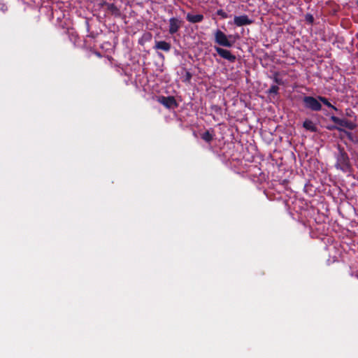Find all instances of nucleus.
<instances>
[{
    "instance_id": "10",
    "label": "nucleus",
    "mask_w": 358,
    "mask_h": 358,
    "mask_svg": "<svg viewBox=\"0 0 358 358\" xmlns=\"http://www.w3.org/2000/svg\"><path fill=\"white\" fill-rule=\"evenodd\" d=\"M204 17L202 14L193 15L187 13L186 16L187 20L190 23H199L203 21Z\"/></svg>"
},
{
    "instance_id": "4",
    "label": "nucleus",
    "mask_w": 358,
    "mask_h": 358,
    "mask_svg": "<svg viewBox=\"0 0 358 358\" xmlns=\"http://www.w3.org/2000/svg\"><path fill=\"white\" fill-rule=\"evenodd\" d=\"M330 119L334 123L339 125L340 127H345L350 130H352L356 127V124L354 122L346 119H341L334 115H332Z\"/></svg>"
},
{
    "instance_id": "20",
    "label": "nucleus",
    "mask_w": 358,
    "mask_h": 358,
    "mask_svg": "<svg viewBox=\"0 0 358 358\" xmlns=\"http://www.w3.org/2000/svg\"><path fill=\"white\" fill-rule=\"evenodd\" d=\"M4 7H5V6H4V5H3V6H2V7H1V9L2 10H4ZM5 10H6V8H5Z\"/></svg>"
},
{
    "instance_id": "8",
    "label": "nucleus",
    "mask_w": 358,
    "mask_h": 358,
    "mask_svg": "<svg viewBox=\"0 0 358 358\" xmlns=\"http://www.w3.org/2000/svg\"><path fill=\"white\" fill-rule=\"evenodd\" d=\"M252 22H253V20H250L246 15L235 16L234 18V23L237 27L248 25V24H252Z\"/></svg>"
},
{
    "instance_id": "11",
    "label": "nucleus",
    "mask_w": 358,
    "mask_h": 358,
    "mask_svg": "<svg viewBox=\"0 0 358 358\" xmlns=\"http://www.w3.org/2000/svg\"><path fill=\"white\" fill-rule=\"evenodd\" d=\"M155 48L157 50H162L165 52H169L171 48V43L164 41H156Z\"/></svg>"
},
{
    "instance_id": "17",
    "label": "nucleus",
    "mask_w": 358,
    "mask_h": 358,
    "mask_svg": "<svg viewBox=\"0 0 358 358\" xmlns=\"http://www.w3.org/2000/svg\"><path fill=\"white\" fill-rule=\"evenodd\" d=\"M278 90H279V87L277 85H272L268 89V93L271 94H277L278 92Z\"/></svg>"
},
{
    "instance_id": "3",
    "label": "nucleus",
    "mask_w": 358,
    "mask_h": 358,
    "mask_svg": "<svg viewBox=\"0 0 358 358\" xmlns=\"http://www.w3.org/2000/svg\"><path fill=\"white\" fill-rule=\"evenodd\" d=\"M304 107L312 111L318 112L322 110V104L318 99L312 96H304L302 98Z\"/></svg>"
},
{
    "instance_id": "2",
    "label": "nucleus",
    "mask_w": 358,
    "mask_h": 358,
    "mask_svg": "<svg viewBox=\"0 0 358 358\" xmlns=\"http://www.w3.org/2000/svg\"><path fill=\"white\" fill-rule=\"evenodd\" d=\"M232 37V35L227 36L220 29H217L214 33L215 43L226 48H231L234 45V41L230 40Z\"/></svg>"
},
{
    "instance_id": "22",
    "label": "nucleus",
    "mask_w": 358,
    "mask_h": 358,
    "mask_svg": "<svg viewBox=\"0 0 358 358\" xmlns=\"http://www.w3.org/2000/svg\"><path fill=\"white\" fill-rule=\"evenodd\" d=\"M357 5H358V0H357Z\"/></svg>"
},
{
    "instance_id": "13",
    "label": "nucleus",
    "mask_w": 358,
    "mask_h": 358,
    "mask_svg": "<svg viewBox=\"0 0 358 358\" xmlns=\"http://www.w3.org/2000/svg\"><path fill=\"white\" fill-rule=\"evenodd\" d=\"M318 99L321 103H322L324 105L327 106L328 108H332L334 110H338L337 108L335 107L334 106H333L326 97L322 96H318Z\"/></svg>"
},
{
    "instance_id": "18",
    "label": "nucleus",
    "mask_w": 358,
    "mask_h": 358,
    "mask_svg": "<svg viewBox=\"0 0 358 358\" xmlns=\"http://www.w3.org/2000/svg\"><path fill=\"white\" fill-rule=\"evenodd\" d=\"M217 15L220 16L222 18H224V19L228 17L227 13L225 11H224L222 9L217 10Z\"/></svg>"
},
{
    "instance_id": "16",
    "label": "nucleus",
    "mask_w": 358,
    "mask_h": 358,
    "mask_svg": "<svg viewBox=\"0 0 358 358\" xmlns=\"http://www.w3.org/2000/svg\"><path fill=\"white\" fill-rule=\"evenodd\" d=\"M192 78V74L189 71H187L185 72V76H184L183 82H185V83H190Z\"/></svg>"
},
{
    "instance_id": "9",
    "label": "nucleus",
    "mask_w": 358,
    "mask_h": 358,
    "mask_svg": "<svg viewBox=\"0 0 358 358\" xmlns=\"http://www.w3.org/2000/svg\"><path fill=\"white\" fill-rule=\"evenodd\" d=\"M104 6L106 7L107 10L115 17H120L121 16V11L114 3H104Z\"/></svg>"
},
{
    "instance_id": "6",
    "label": "nucleus",
    "mask_w": 358,
    "mask_h": 358,
    "mask_svg": "<svg viewBox=\"0 0 358 358\" xmlns=\"http://www.w3.org/2000/svg\"><path fill=\"white\" fill-rule=\"evenodd\" d=\"M216 52L223 59L228 60L230 62H234L236 60V57L231 54V52L220 47L215 46Z\"/></svg>"
},
{
    "instance_id": "19",
    "label": "nucleus",
    "mask_w": 358,
    "mask_h": 358,
    "mask_svg": "<svg viewBox=\"0 0 358 358\" xmlns=\"http://www.w3.org/2000/svg\"><path fill=\"white\" fill-rule=\"evenodd\" d=\"M328 128H329V129H337V130H338V131H342V129H340L339 127H335V126H332V127H328Z\"/></svg>"
},
{
    "instance_id": "21",
    "label": "nucleus",
    "mask_w": 358,
    "mask_h": 358,
    "mask_svg": "<svg viewBox=\"0 0 358 358\" xmlns=\"http://www.w3.org/2000/svg\"><path fill=\"white\" fill-rule=\"evenodd\" d=\"M347 115L351 116L350 113H347Z\"/></svg>"
},
{
    "instance_id": "7",
    "label": "nucleus",
    "mask_w": 358,
    "mask_h": 358,
    "mask_svg": "<svg viewBox=\"0 0 358 358\" xmlns=\"http://www.w3.org/2000/svg\"><path fill=\"white\" fill-rule=\"evenodd\" d=\"M169 32L170 34L173 35L178 31L180 27L182 25V21L176 17H171L169 20Z\"/></svg>"
},
{
    "instance_id": "5",
    "label": "nucleus",
    "mask_w": 358,
    "mask_h": 358,
    "mask_svg": "<svg viewBox=\"0 0 358 358\" xmlns=\"http://www.w3.org/2000/svg\"><path fill=\"white\" fill-rule=\"evenodd\" d=\"M158 101L161 104L169 109L176 108L178 106L176 99L172 96H159Z\"/></svg>"
},
{
    "instance_id": "12",
    "label": "nucleus",
    "mask_w": 358,
    "mask_h": 358,
    "mask_svg": "<svg viewBox=\"0 0 358 358\" xmlns=\"http://www.w3.org/2000/svg\"><path fill=\"white\" fill-rule=\"evenodd\" d=\"M303 127L306 129L312 132L317 131V127L314 122L310 120H306L303 123Z\"/></svg>"
},
{
    "instance_id": "1",
    "label": "nucleus",
    "mask_w": 358,
    "mask_h": 358,
    "mask_svg": "<svg viewBox=\"0 0 358 358\" xmlns=\"http://www.w3.org/2000/svg\"><path fill=\"white\" fill-rule=\"evenodd\" d=\"M336 162L335 167L340 169L345 173H348L352 171V166L348 153L345 151L344 148L338 146V152L336 154Z\"/></svg>"
},
{
    "instance_id": "14",
    "label": "nucleus",
    "mask_w": 358,
    "mask_h": 358,
    "mask_svg": "<svg viewBox=\"0 0 358 358\" xmlns=\"http://www.w3.org/2000/svg\"><path fill=\"white\" fill-rule=\"evenodd\" d=\"M213 134L210 133L209 131H206L201 135V138L206 143H210L213 140Z\"/></svg>"
},
{
    "instance_id": "15",
    "label": "nucleus",
    "mask_w": 358,
    "mask_h": 358,
    "mask_svg": "<svg viewBox=\"0 0 358 358\" xmlns=\"http://www.w3.org/2000/svg\"><path fill=\"white\" fill-rule=\"evenodd\" d=\"M305 20L307 23L312 24L314 22V17L310 13H307L305 15Z\"/></svg>"
}]
</instances>
